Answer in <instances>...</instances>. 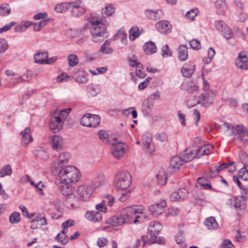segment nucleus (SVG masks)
<instances>
[{
  "label": "nucleus",
  "instance_id": "nucleus-8",
  "mask_svg": "<svg viewBox=\"0 0 248 248\" xmlns=\"http://www.w3.org/2000/svg\"><path fill=\"white\" fill-rule=\"evenodd\" d=\"M111 145V151L114 157L118 159L123 157L127 149L126 145L124 142L116 141L112 142Z\"/></svg>",
  "mask_w": 248,
  "mask_h": 248
},
{
  "label": "nucleus",
  "instance_id": "nucleus-9",
  "mask_svg": "<svg viewBox=\"0 0 248 248\" xmlns=\"http://www.w3.org/2000/svg\"><path fill=\"white\" fill-rule=\"evenodd\" d=\"M224 127L227 128L228 132L232 135H238L239 138L242 134L248 133V129L241 124L237 125L236 126L232 125L228 123H224L223 124Z\"/></svg>",
  "mask_w": 248,
  "mask_h": 248
},
{
  "label": "nucleus",
  "instance_id": "nucleus-64",
  "mask_svg": "<svg viewBox=\"0 0 248 248\" xmlns=\"http://www.w3.org/2000/svg\"><path fill=\"white\" fill-rule=\"evenodd\" d=\"M222 248H232L233 246L230 240H224L220 245Z\"/></svg>",
  "mask_w": 248,
  "mask_h": 248
},
{
  "label": "nucleus",
  "instance_id": "nucleus-37",
  "mask_svg": "<svg viewBox=\"0 0 248 248\" xmlns=\"http://www.w3.org/2000/svg\"><path fill=\"white\" fill-rule=\"evenodd\" d=\"M196 186L204 189H211V185L210 182L205 178L201 177L198 179Z\"/></svg>",
  "mask_w": 248,
  "mask_h": 248
},
{
  "label": "nucleus",
  "instance_id": "nucleus-39",
  "mask_svg": "<svg viewBox=\"0 0 248 248\" xmlns=\"http://www.w3.org/2000/svg\"><path fill=\"white\" fill-rule=\"evenodd\" d=\"M204 224L209 230H214L217 228L218 224L214 217H210L206 218Z\"/></svg>",
  "mask_w": 248,
  "mask_h": 248
},
{
  "label": "nucleus",
  "instance_id": "nucleus-50",
  "mask_svg": "<svg viewBox=\"0 0 248 248\" xmlns=\"http://www.w3.org/2000/svg\"><path fill=\"white\" fill-rule=\"evenodd\" d=\"M77 82L81 83H84L87 82V78L83 72H79L75 78Z\"/></svg>",
  "mask_w": 248,
  "mask_h": 248
},
{
  "label": "nucleus",
  "instance_id": "nucleus-43",
  "mask_svg": "<svg viewBox=\"0 0 248 248\" xmlns=\"http://www.w3.org/2000/svg\"><path fill=\"white\" fill-rule=\"evenodd\" d=\"M115 8L112 4H107L102 10V14L104 17L110 16L115 12Z\"/></svg>",
  "mask_w": 248,
  "mask_h": 248
},
{
  "label": "nucleus",
  "instance_id": "nucleus-41",
  "mask_svg": "<svg viewBox=\"0 0 248 248\" xmlns=\"http://www.w3.org/2000/svg\"><path fill=\"white\" fill-rule=\"evenodd\" d=\"M12 170L10 164H7L2 167L0 170V177L3 178L6 176H11Z\"/></svg>",
  "mask_w": 248,
  "mask_h": 248
},
{
  "label": "nucleus",
  "instance_id": "nucleus-21",
  "mask_svg": "<svg viewBox=\"0 0 248 248\" xmlns=\"http://www.w3.org/2000/svg\"><path fill=\"white\" fill-rule=\"evenodd\" d=\"M105 177L102 173H97L94 175L92 179L90 187L93 188V190L103 185L105 183Z\"/></svg>",
  "mask_w": 248,
  "mask_h": 248
},
{
  "label": "nucleus",
  "instance_id": "nucleus-45",
  "mask_svg": "<svg viewBox=\"0 0 248 248\" xmlns=\"http://www.w3.org/2000/svg\"><path fill=\"white\" fill-rule=\"evenodd\" d=\"M153 107V103L148 99L144 101L142 105V110L147 114H149L151 112Z\"/></svg>",
  "mask_w": 248,
  "mask_h": 248
},
{
  "label": "nucleus",
  "instance_id": "nucleus-26",
  "mask_svg": "<svg viewBox=\"0 0 248 248\" xmlns=\"http://www.w3.org/2000/svg\"><path fill=\"white\" fill-rule=\"evenodd\" d=\"M194 148L193 147H191L186 148L184 154L182 155L183 159L184 160L185 162H190L196 156Z\"/></svg>",
  "mask_w": 248,
  "mask_h": 248
},
{
  "label": "nucleus",
  "instance_id": "nucleus-47",
  "mask_svg": "<svg viewBox=\"0 0 248 248\" xmlns=\"http://www.w3.org/2000/svg\"><path fill=\"white\" fill-rule=\"evenodd\" d=\"M11 12L10 8L7 4H3L0 5V15L5 16L9 15Z\"/></svg>",
  "mask_w": 248,
  "mask_h": 248
},
{
  "label": "nucleus",
  "instance_id": "nucleus-24",
  "mask_svg": "<svg viewBox=\"0 0 248 248\" xmlns=\"http://www.w3.org/2000/svg\"><path fill=\"white\" fill-rule=\"evenodd\" d=\"M85 216L88 220L93 222H100L102 219L101 213L97 211H87Z\"/></svg>",
  "mask_w": 248,
  "mask_h": 248
},
{
  "label": "nucleus",
  "instance_id": "nucleus-1",
  "mask_svg": "<svg viewBox=\"0 0 248 248\" xmlns=\"http://www.w3.org/2000/svg\"><path fill=\"white\" fill-rule=\"evenodd\" d=\"M54 176H57V181L68 183H76L81 178L79 171L74 166L69 165L61 168H54L51 170Z\"/></svg>",
  "mask_w": 248,
  "mask_h": 248
},
{
  "label": "nucleus",
  "instance_id": "nucleus-54",
  "mask_svg": "<svg viewBox=\"0 0 248 248\" xmlns=\"http://www.w3.org/2000/svg\"><path fill=\"white\" fill-rule=\"evenodd\" d=\"M71 109L70 108H68L65 109L61 110L59 114L57 115L59 116V117L63 122H64L66 117L67 116L69 112H70Z\"/></svg>",
  "mask_w": 248,
  "mask_h": 248
},
{
  "label": "nucleus",
  "instance_id": "nucleus-29",
  "mask_svg": "<svg viewBox=\"0 0 248 248\" xmlns=\"http://www.w3.org/2000/svg\"><path fill=\"white\" fill-rule=\"evenodd\" d=\"M162 228L161 224L157 222H151L150 224L148 231L150 232V236L158 234L160 232Z\"/></svg>",
  "mask_w": 248,
  "mask_h": 248
},
{
  "label": "nucleus",
  "instance_id": "nucleus-51",
  "mask_svg": "<svg viewBox=\"0 0 248 248\" xmlns=\"http://www.w3.org/2000/svg\"><path fill=\"white\" fill-rule=\"evenodd\" d=\"M98 135L99 139L101 140L103 142L107 143L108 142V135L107 131L103 130H100L98 133Z\"/></svg>",
  "mask_w": 248,
  "mask_h": 248
},
{
  "label": "nucleus",
  "instance_id": "nucleus-48",
  "mask_svg": "<svg viewBox=\"0 0 248 248\" xmlns=\"http://www.w3.org/2000/svg\"><path fill=\"white\" fill-rule=\"evenodd\" d=\"M129 39L134 40L136 38L138 37L140 35L139 32V28L137 27H132L129 31Z\"/></svg>",
  "mask_w": 248,
  "mask_h": 248
},
{
  "label": "nucleus",
  "instance_id": "nucleus-34",
  "mask_svg": "<svg viewBox=\"0 0 248 248\" xmlns=\"http://www.w3.org/2000/svg\"><path fill=\"white\" fill-rule=\"evenodd\" d=\"M199 87L193 82H184L181 86V88L183 90L186 91L190 93L198 90Z\"/></svg>",
  "mask_w": 248,
  "mask_h": 248
},
{
  "label": "nucleus",
  "instance_id": "nucleus-28",
  "mask_svg": "<svg viewBox=\"0 0 248 248\" xmlns=\"http://www.w3.org/2000/svg\"><path fill=\"white\" fill-rule=\"evenodd\" d=\"M231 200V204L233 205L236 209L241 210L245 208L246 200L244 198L237 196Z\"/></svg>",
  "mask_w": 248,
  "mask_h": 248
},
{
  "label": "nucleus",
  "instance_id": "nucleus-13",
  "mask_svg": "<svg viewBox=\"0 0 248 248\" xmlns=\"http://www.w3.org/2000/svg\"><path fill=\"white\" fill-rule=\"evenodd\" d=\"M81 5L82 1L80 0L72 1L70 9H71V14L73 16L79 17L84 14L85 9Z\"/></svg>",
  "mask_w": 248,
  "mask_h": 248
},
{
  "label": "nucleus",
  "instance_id": "nucleus-59",
  "mask_svg": "<svg viewBox=\"0 0 248 248\" xmlns=\"http://www.w3.org/2000/svg\"><path fill=\"white\" fill-rule=\"evenodd\" d=\"M197 9H192L186 13V16L193 20L197 15Z\"/></svg>",
  "mask_w": 248,
  "mask_h": 248
},
{
  "label": "nucleus",
  "instance_id": "nucleus-11",
  "mask_svg": "<svg viewBox=\"0 0 248 248\" xmlns=\"http://www.w3.org/2000/svg\"><path fill=\"white\" fill-rule=\"evenodd\" d=\"M93 191V188L87 186H80L77 190V194L79 196L82 201H88Z\"/></svg>",
  "mask_w": 248,
  "mask_h": 248
},
{
  "label": "nucleus",
  "instance_id": "nucleus-3",
  "mask_svg": "<svg viewBox=\"0 0 248 248\" xmlns=\"http://www.w3.org/2000/svg\"><path fill=\"white\" fill-rule=\"evenodd\" d=\"M91 24L90 32L92 36V40L95 43L102 42L107 37L106 27L107 25L98 20L91 19L90 20Z\"/></svg>",
  "mask_w": 248,
  "mask_h": 248
},
{
  "label": "nucleus",
  "instance_id": "nucleus-35",
  "mask_svg": "<svg viewBox=\"0 0 248 248\" xmlns=\"http://www.w3.org/2000/svg\"><path fill=\"white\" fill-rule=\"evenodd\" d=\"M178 58L181 61H186L188 57L187 48L185 45H180L178 48Z\"/></svg>",
  "mask_w": 248,
  "mask_h": 248
},
{
  "label": "nucleus",
  "instance_id": "nucleus-57",
  "mask_svg": "<svg viewBox=\"0 0 248 248\" xmlns=\"http://www.w3.org/2000/svg\"><path fill=\"white\" fill-rule=\"evenodd\" d=\"M202 149V154H204V155H208L211 153V150H212L213 146L211 145H204L202 146H201Z\"/></svg>",
  "mask_w": 248,
  "mask_h": 248
},
{
  "label": "nucleus",
  "instance_id": "nucleus-33",
  "mask_svg": "<svg viewBox=\"0 0 248 248\" xmlns=\"http://www.w3.org/2000/svg\"><path fill=\"white\" fill-rule=\"evenodd\" d=\"M184 162H185L182 156H174L170 160V166L174 170H178Z\"/></svg>",
  "mask_w": 248,
  "mask_h": 248
},
{
  "label": "nucleus",
  "instance_id": "nucleus-30",
  "mask_svg": "<svg viewBox=\"0 0 248 248\" xmlns=\"http://www.w3.org/2000/svg\"><path fill=\"white\" fill-rule=\"evenodd\" d=\"M215 7L218 14L223 15L227 9V5L225 0H217Z\"/></svg>",
  "mask_w": 248,
  "mask_h": 248
},
{
  "label": "nucleus",
  "instance_id": "nucleus-38",
  "mask_svg": "<svg viewBox=\"0 0 248 248\" xmlns=\"http://www.w3.org/2000/svg\"><path fill=\"white\" fill-rule=\"evenodd\" d=\"M157 47L155 44L152 41H149L144 45V51L147 55L155 53Z\"/></svg>",
  "mask_w": 248,
  "mask_h": 248
},
{
  "label": "nucleus",
  "instance_id": "nucleus-42",
  "mask_svg": "<svg viewBox=\"0 0 248 248\" xmlns=\"http://www.w3.org/2000/svg\"><path fill=\"white\" fill-rule=\"evenodd\" d=\"M160 185H164L166 183L167 176L164 170L161 169L156 175Z\"/></svg>",
  "mask_w": 248,
  "mask_h": 248
},
{
  "label": "nucleus",
  "instance_id": "nucleus-15",
  "mask_svg": "<svg viewBox=\"0 0 248 248\" xmlns=\"http://www.w3.org/2000/svg\"><path fill=\"white\" fill-rule=\"evenodd\" d=\"M65 197L63 203L64 205L68 208H76L79 206L80 201L74 193Z\"/></svg>",
  "mask_w": 248,
  "mask_h": 248
},
{
  "label": "nucleus",
  "instance_id": "nucleus-2",
  "mask_svg": "<svg viewBox=\"0 0 248 248\" xmlns=\"http://www.w3.org/2000/svg\"><path fill=\"white\" fill-rule=\"evenodd\" d=\"M144 210L142 205H133L126 207L123 215L115 216L108 219L107 223L112 226H118L124 223H131L133 216L137 213H140Z\"/></svg>",
  "mask_w": 248,
  "mask_h": 248
},
{
  "label": "nucleus",
  "instance_id": "nucleus-17",
  "mask_svg": "<svg viewBox=\"0 0 248 248\" xmlns=\"http://www.w3.org/2000/svg\"><path fill=\"white\" fill-rule=\"evenodd\" d=\"M72 184L59 181V187L61 193L65 197L71 195L74 193L75 188L71 185Z\"/></svg>",
  "mask_w": 248,
  "mask_h": 248
},
{
  "label": "nucleus",
  "instance_id": "nucleus-61",
  "mask_svg": "<svg viewBox=\"0 0 248 248\" xmlns=\"http://www.w3.org/2000/svg\"><path fill=\"white\" fill-rule=\"evenodd\" d=\"M128 61L129 65L132 67H135L138 62V60L137 57L135 55L128 58Z\"/></svg>",
  "mask_w": 248,
  "mask_h": 248
},
{
  "label": "nucleus",
  "instance_id": "nucleus-20",
  "mask_svg": "<svg viewBox=\"0 0 248 248\" xmlns=\"http://www.w3.org/2000/svg\"><path fill=\"white\" fill-rule=\"evenodd\" d=\"M155 27L161 33H169L171 30V25L167 20H162L156 23Z\"/></svg>",
  "mask_w": 248,
  "mask_h": 248
},
{
  "label": "nucleus",
  "instance_id": "nucleus-46",
  "mask_svg": "<svg viewBox=\"0 0 248 248\" xmlns=\"http://www.w3.org/2000/svg\"><path fill=\"white\" fill-rule=\"evenodd\" d=\"M67 60L69 65L71 67L75 66L78 62V57L75 54L69 55L68 57Z\"/></svg>",
  "mask_w": 248,
  "mask_h": 248
},
{
  "label": "nucleus",
  "instance_id": "nucleus-18",
  "mask_svg": "<svg viewBox=\"0 0 248 248\" xmlns=\"http://www.w3.org/2000/svg\"><path fill=\"white\" fill-rule=\"evenodd\" d=\"M235 64L240 69L248 70V58L247 56L246 52H241L239 53Z\"/></svg>",
  "mask_w": 248,
  "mask_h": 248
},
{
  "label": "nucleus",
  "instance_id": "nucleus-63",
  "mask_svg": "<svg viewBox=\"0 0 248 248\" xmlns=\"http://www.w3.org/2000/svg\"><path fill=\"white\" fill-rule=\"evenodd\" d=\"M151 80V78L148 77L145 79L144 81L139 84L138 88L140 90L144 89L149 84L150 81Z\"/></svg>",
  "mask_w": 248,
  "mask_h": 248
},
{
  "label": "nucleus",
  "instance_id": "nucleus-31",
  "mask_svg": "<svg viewBox=\"0 0 248 248\" xmlns=\"http://www.w3.org/2000/svg\"><path fill=\"white\" fill-rule=\"evenodd\" d=\"M145 15L150 19L156 20L161 18L163 14L161 10H158L157 11L147 10L145 11Z\"/></svg>",
  "mask_w": 248,
  "mask_h": 248
},
{
  "label": "nucleus",
  "instance_id": "nucleus-40",
  "mask_svg": "<svg viewBox=\"0 0 248 248\" xmlns=\"http://www.w3.org/2000/svg\"><path fill=\"white\" fill-rule=\"evenodd\" d=\"M72 2H62L56 5L55 7V10L56 12L62 13L66 12L68 9L70 8Z\"/></svg>",
  "mask_w": 248,
  "mask_h": 248
},
{
  "label": "nucleus",
  "instance_id": "nucleus-25",
  "mask_svg": "<svg viewBox=\"0 0 248 248\" xmlns=\"http://www.w3.org/2000/svg\"><path fill=\"white\" fill-rule=\"evenodd\" d=\"M31 129L29 127L25 128L20 132L22 137L21 143L24 146H27L33 140L32 137L30 135Z\"/></svg>",
  "mask_w": 248,
  "mask_h": 248
},
{
  "label": "nucleus",
  "instance_id": "nucleus-62",
  "mask_svg": "<svg viewBox=\"0 0 248 248\" xmlns=\"http://www.w3.org/2000/svg\"><path fill=\"white\" fill-rule=\"evenodd\" d=\"M215 53H216V52L213 48L210 47L208 49V61H205L206 63H209V62H211L213 58L215 56Z\"/></svg>",
  "mask_w": 248,
  "mask_h": 248
},
{
  "label": "nucleus",
  "instance_id": "nucleus-4",
  "mask_svg": "<svg viewBox=\"0 0 248 248\" xmlns=\"http://www.w3.org/2000/svg\"><path fill=\"white\" fill-rule=\"evenodd\" d=\"M131 183V176L126 171L118 173L115 177L114 184L117 189L124 190L128 188Z\"/></svg>",
  "mask_w": 248,
  "mask_h": 248
},
{
  "label": "nucleus",
  "instance_id": "nucleus-12",
  "mask_svg": "<svg viewBox=\"0 0 248 248\" xmlns=\"http://www.w3.org/2000/svg\"><path fill=\"white\" fill-rule=\"evenodd\" d=\"M70 158V155L69 153L66 152L61 153L58 157V159L55 161L52 166L51 170H54V168H62L66 166V164Z\"/></svg>",
  "mask_w": 248,
  "mask_h": 248
},
{
  "label": "nucleus",
  "instance_id": "nucleus-36",
  "mask_svg": "<svg viewBox=\"0 0 248 248\" xmlns=\"http://www.w3.org/2000/svg\"><path fill=\"white\" fill-rule=\"evenodd\" d=\"M47 58L48 53L45 51L37 53L34 56L35 62L40 64L45 63Z\"/></svg>",
  "mask_w": 248,
  "mask_h": 248
},
{
  "label": "nucleus",
  "instance_id": "nucleus-5",
  "mask_svg": "<svg viewBox=\"0 0 248 248\" xmlns=\"http://www.w3.org/2000/svg\"><path fill=\"white\" fill-rule=\"evenodd\" d=\"M101 121L100 117L97 115L87 113L85 114L81 119V124L84 126L96 127Z\"/></svg>",
  "mask_w": 248,
  "mask_h": 248
},
{
  "label": "nucleus",
  "instance_id": "nucleus-10",
  "mask_svg": "<svg viewBox=\"0 0 248 248\" xmlns=\"http://www.w3.org/2000/svg\"><path fill=\"white\" fill-rule=\"evenodd\" d=\"M63 123L64 122L55 112L52 114L49 122V127L53 132L56 133L62 129Z\"/></svg>",
  "mask_w": 248,
  "mask_h": 248
},
{
  "label": "nucleus",
  "instance_id": "nucleus-14",
  "mask_svg": "<svg viewBox=\"0 0 248 248\" xmlns=\"http://www.w3.org/2000/svg\"><path fill=\"white\" fill-rule=\"evenodd\" d=\"M157 234L151 235L150 238H149L147 235L142 236L141 241L143 242V244L142 247H144L146 244H152L154 243H157L159 245H163L165 244V240L162 237L157 236Z\"/></svg>",
  "mask_w": 248,
  "mask_h": 248
},
{
  "label": "nucleus",
  "instance_id": "nucleus-60",
  "mask_svg": "<svg viewBox=\"0 0 248 248\" xmlns=\"http://www.w3.org/2000/svg\"><path fill=\"white\" fill-rule=\"evenodd\" d=\"M219 173V172L217 170L216 167L212 168L211 170L206 173V176L209 178H213L217 176Z\"/></svg>",
  "mask_w": 248,
  "mask_h": 248
},
{
  "label": "nucleus",
  "instance_id": "nucleus-6",
  "mask_svg": "<svg viewBox=\"0 0 248 248\" xmlns=\"http://www.w3.org/2000/svg\"><path fill=\"white\" fill-rule=\"evenodd\" d=\"M216 93L213 91H207L201 93L198 96L199 104L203 107L207 108L213 104Z\"/></svg>",
  "mask_w": 248,
  "mask_h": 248
},
{
  "label": "nucleus",
  "instance_id": "nucleus-53",
  "mask_svg": "<svg viewBox=\"0 0 248 248\" xmlns=\"http://www.w3.org/2000/svg\"><path fill=\"white\" fill-rule=\"evenodd\" d=\"M106 203H107L106 201L103 200L101 203L96 205L95 209L99 212H102L104 213L106 212V211H107Z\"/></svg>",
  "mask_w": 248,
  "mask_h": 248
},
{
  "label": "nucleus",
  "instance_id": "nucleus-7",
  "mask_svg": "<svg viewBox=\"0 0 248 248\" xmlns=\"http://www.w3.org/2000/svg\"><path fill=\"white\" fill-rule=\"evenodd\" d=\"M215 26L217 30L226 39H230L233 37V32L223 21H216L215 22Z\"/></svg>",
  "mask_w": 248,
  "mask_h": 248
},
{
  "label": "nucleus",
  "instance_id": "nucleus-44",
  "mask_svg": "<svg viewBox=\"0 0 248 248\" xmlns=\"http://www.w3.org/2000/svg\"><path fill=\"white\" fill-rule=\"evenodd\" d=\"M55 239L63 245H66L68 242V240L67 239V236L63 233V232H61L58 233L56 236Z\"/></svg>",
  "mask_w": 248,
  "mask_h": 248
},
{
  "label": "nucleus",
  "instance_id": "nucleus-52",
  "mask_svg": "<svg viewBox=\"0 0 248 248\" xmlns=\"http://www.w3.org/2000/svg\"><path fill=\"white\" fill-rule=\"evenodd\" d=\"M72 78V77L68 76L67 74L65 73H63L57 78L56 80L58 82H62L65 81H69V80H71Z\"/></svg>",
  "mask_w": 248,
  "mask_h": 248
},
{
  "label": "nucleus",
  "instance_id": "nucleus-32",
  "mask_svg": "<svg viewBox=\"0 0 248 248\" xmlns=\"http://www.w3.org/2000/svg\"><path fill=\"white\" fill-rule=\"evenodd\" d=\"M143 143V148L144 150L148 151L150 154H153L154 150L151 149V142L152 141V137L149 134H145L142 137Z\"/></svg>",
  "mask_w": 248,
  "mask_h": 248
},
{
  "label": "nucleus",
  "instance_id": "nucleus-27",
  "mask_svg": "<svg viewBox=\"0 0 248 248\" xmlns=\"http://www.w3.org/2000/svg\"><path fill=\"white\" fill-rule=\"evenodd\" d=\"M195 71V65L191 63H186L181 69V72L184 77L189 78Z\"/></svg>",
  "mask_w": 248,
  "mask_h": 248
},
{
  "label": "nucleus",
  "instance_id": "nucleus-23",
  "mask_svg": "<svg viewBox=\"0 0 248 248\" xmlns=\"http://www.w3.org/2000/svg\"><path fill=\"white\" fill-rule=\"evenodd\" d=\"M50 143L53 149L60 150L63 145V139L60 136L54 135L50 138Z\"/></svg>",
  "mask_w": 248,
  "mask_h": 248
},
{
  "label": "nucleus",
  "instance_id": "nucleus-55",
  "mask_svg": "<svg viewBox=\"0 0 248 248\" xmlns=\"http://www.w3.org/2000/svg\"><path fill=\"white\" fill-rule=\"evenodd\" d=\"M8 47L7 41L4 39H0V53H4Z\"/></svg>",
  "mask_w": 248,
  "mask_h": 248
},
{
  "label": "nucleus",
  "instance_id": "nucleus-19",
  "mask_svg": "<svg viewBox=\"0 0 248 248\" xmlns=\"http://www.w3.org/2000/svg\"><path fill=\"white\" fill-rule=\"evenodd\" d=\"M188 192L186 189H179L171 194L170 199L172 201H182L188 197Z\"/></svg>",
  "mask_w": 248,
  "mask_h": 248
},
{
  "label": "nucleus",
  "instance_id": "nucleus-49",
  "mask_svg": "<svg viewBox=\"0 0 248 248\" xmlns=\"http://www.w3.org/2000/svg\"><path fill=\"white\" fill-rule=\"evenodd\" d=\"M20 220V215L18 212H14L9 217L10 222L12 224L17 223Z\"/></svg>",
  "mask_w": 248,
  "mask_h": 248
},
{
  "label": "nucleus",
  "instance_id": "nucleus-56",
  "mask_svg": "<svg viewBox=\"0 0 248 248\" xmlns=\"http://www.w3.org/2000/svg\"><path fill=\"white\" fill-rule=\"evenodd\" d=\"M161 52L162 56L163 57L171 56V52L167 45H166L162 47Z\"/></svg>",
  "mask_w": 248,
  "mask_h": 248
},
{
  "label": "nucleus",
  "instance_id": "nucleus-58",
  "mask_svg": "<svg viewBox=\"0 0 248 248\" xmlns=\"http://www.w3.org/2000/svg\"><path fill=\"white\" fill-rule=\"evenodd\" d=\"M191 47L194 49L198 50L201 48L200 42L197 39H193L189 42Z\"/></svg>",
  "mask_w": 248,
  "mask_h": 248
},
{
  "label": "nucleus",
  "instance_id": "nucleus-16",
  "mask_svg": "<svg viewBox=\"0 0 248 248\" xmlns=\"http://www.w3.org/2000/svg\"><path fill=\"white\" fill-rule=\"evenodd\" d=\"M167 204L165 200H161L159 202L152 205L149 207V210L154 216L161 214L166 206Z\"/></svg>",
  "mask_w": 248,
  "mask_h": 248
},
{
  "label": "nucleus",
  "instance_id": "nucleus-22",
  "mask_svg": "<svg viewBox=\"0 0 248 248\" xmlns=\"http://www.w3.org/2000/svg\"><path fill=\"white\" fill-rule=\"evenodd\" d=\"M246 158V160H248V156L245 153H242L240 155V158L242 160V158ZM238 175L240 179L247 181L248 180V163L244 165V166L242 168L238 171Z\"/></svg>",
  "mask_w": 248,
  "mask_h": 248
}]
</instances>
